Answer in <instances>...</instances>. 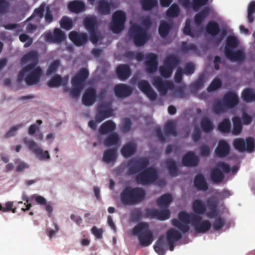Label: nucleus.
I'll return each instance as SVG.
<instances>
[{
  "label": "nucleus",
  "instance_id": "f257e3e1",
  "mask_svg": "<svg viewBox=\"0 0 255 255\" xmlns=\"http://www.w3.org/2000/svg\"><path fill=\"white\" fill-rule=\"evenodd\" d=\"M190 223L197 233H206L211 227V223L209 220H202V218L199 215L189 214L185 211L180 212L178 215V219H173L171 221L172 225L183 234L189 232Z\"/></svg>",
  "mask_w": 255,
  "mask_h": 255
},
{
  "label": "nucleus",
  "instance_id": "f03ea898",
  "mask_svg": "<svg viewBox=\"0 0 255 255\" xmlns=\"http://www.w3.org/2000/svg\"><path fill=\"white\" fill-rule=\"evenodd\" d=\"M146 193L141 187H125L120 194L121 202L125 205H134L142 202Z\"/></svg>",
  "mask_w": 255,
  "mask_h": 255
},
{
  "label": "nucleus",
  "instance_id": "7ed1b4c3",
  "mask_svg": "<svg viewBox=\"0 0 255 255\" xmlns=\"http://www.w3.org/2000/svg\"><path fill=\"white\" fill-rule=\"evenodd\" d=\"M207 205L210 211L206 212V207L204 202L200 199H196L192 203V210L196 214L199 215L206 214L210 219L214 218L218 215V202L214 198L207 200Z\"/></svg>",
  "mask_w": 255,
  "mask_h": 255
},
{
  "label": "nucleus",
  "instance_id": "20e7f679",
  "mask_svg": "<svg viewBox=\"0 0 255 255\" xmlns=\"http://www.w3.org/2000/svg\"><path fill=\"white\" fill-rule=\"evenodd\" d=\"M132 234L138 237V241L142 247H148L153 240V234L149 229L148 223L141 222L138 223L132 229Z\"/></svg>",
  "mask_w": 255,
  "mask_h": 255
},
{
  "label": "nucleus",
  "instance_id": "39448f33",
  "mask_svg": "<svg viewBox=\"0 0 255 255\" xmlns=\"http://www.w3.org/2000/svg\"><path fill=\"white\" fill-rule=\"evenodd\" d=\"M30 62L29 64L23 67L19 72L17 80L18 82H21L24 78V71H29L34 67H37L39 62V55L37 51L31 50L25 54L21 59V63L25 64L27 62Z\"/></svg>",
  "mask_w": 255,
  "mask_h": 255
},
{
  "label": "nucleus",
  "instance_id": "423d86ee",
  "mask_svg": "<svg viewBox=\"0 0 255 255\" xmlns=\"http://www.w3.org/2000/svg\"><path fill=\"white\" fill-rule=\"evenodd\" d=\"M128 34L137 46H143L149 39L147 29L137 24L131 25L128 30Z\"/></svg>",
  "mask_w": 255,
  "mask_h": 255
},
{
  "label": "nucleus",
  "instance_id": "0eeeda50",
  "mask_svg": "<svg viewBox=\"0 0 255 255\" xmlns=\"http://www.w3.org/2000/svg\"><path fill=\"white\" fill-rule=\"evenodd\" d=\"M230 171L229 164L224 161H219L216 163L215 167L211 170V180L214 183L220 184L224 181L225 174L229 173Z\"/></svg>",
  "mask_w": 255,
  "mask_h": 255
},
{
  "label": "nucleus",
  "instance_id": "6e6552de",
  "mask_svg": "<svg viewBox=\"0 0 255 255\" xmlns=\"http://www.w3.org/2000/svg\"><path fill=\"white\" fill-rule=\"evenodd\" d=\"M180 63L179 57L174 54L167 56L163 62V65L159 67V72L161 75L165 78H168L172 75L174 68Z\"/></svg>",
  "mask_w": 255,
  "mask_h": 255
},
{
  "label": "nucleus",
  "instance_id": "1a4fd4ad",
  "mask_svg": "<svg viewBox=\"0 0 255 255\" xmlns=\"http://www.w3.org/2000/svg\"><path fill=\"white\" fill-rule=\"evenodd\" d=\"M157 170L153 167L145 168L135 176V180L139 184L148 185L155 182L158 179Z\"/></svg>",
  "mask_w": 255,
  "mask_h": 255
},
{
  "label": "nucleus",
  "instance_id": "9d476101",
  "mask_svg": "<svg viewBox=\"0 0 255 255\" xmlns=\"http://www.w3.org/2000/svg\"><path fill=\"white\" fill-rule=\"evenodd\" d=\"M149 164V159L147 157H139L129 160L127 174L128 175H134L141 172Z\"/></svg>",
  "mask_w": 255,
  "mask_h": 255
},
{
  "label": "nucleus",
  "instance_id": "9b49d317",
  "mask_svg": "<svg viewBox=\"0 0 255 255\" xmlns=\"http://www.w3.org/2000/svg\"><path fill=\"white\" fill-rule=\"evenodd\" d=\"M126 20V15L123 11H116L113 14L110 24L111 30L115 33H120L124 29Z\"/></svg>",
  "mask_w": 255,
  "mask_h": 255
},
{
  "label": "nucleus",
  "instance_id": "f8f14e48",
  "mask_svg": "<svg viewBox=\"0 0 255 255\" xmlns=\"http://www.w3.org/2000/svg\"><path fill=\"white\" fill-rule=\"evenodd\" d=\"M27 75L24 78V81L28 86H33L37 84L42 75V70L40 66L34 67L29 71H25L24 74Z\"/></svg>",
  "mask_w": 255,
  "mask_h": 255
},
{
  "label": "nucleus",
  "instance_id": "ddd939ff",
  "mask_svg": "<svg viewBox=\"0 0 255 255\" xmlns=\"http://www.w3.org/2000/svg\"><path fill=\"white\" fill-rule=\"evenodd\" d=\"M23 142L27 145L29 150L37 156L39 160H42L50 158L48 151L47 150L43 151L42 149L38 146L34 140L26 137L23 138Z\"/></svg>",
  "mask_w": 255,
  "mask_h": 255
},
{
  "label": "nucleus",
  "instance_id": "4468645a",
  "mask_svg": "<svg viewBox=\"0 0 255 255\" xmlns=\"http://www.w3.org/2000/svg\"><path fill=\"white\" fill-rule=\"evenodd\" d=\"M113 110L111 108V104L109 103L100 104L97 109L95 116V120L97 123H101L105 119L111 117Z\"/></svg>",
  "mask_w": 255,
  "mask_h": 255
},
{
  "label": "nucleus",
  "instance_id": "2eb2a0df",
  "mask_svg": "<svg viewBox=\"0 0 255 255\" xmlns=\"http://www.w3.org/2000/svg\"><path fill=\"white\" fill-rule=\"evenodd\" d=\"M152 84L157 89L161 96H165L168 90L173 88V85L168 81H164L158 76L155 77L152 81Z\"/></svg>",
  "mask_w": 255,
  "mask_h": 255
},
{
  "label": "nucleus",
  "instance_id": "dca6fc26",
  "mask_svg": "<svg viewBox=\"0 0 255 255\" xmlns=\"http://www.w3.org/2000/svg\"><path fill=\"white\" fill-rule=\"evenodd\" d=\"M44 37L46 41L55 43H60L66 38L64 32L59 28H55L53 33L50 32H45Z\"/></svg>",
  "mask_w": 255,
  "mask_h": 255
},
{
  "label": "nucleus",
  "instance_id": "f3484780",
  "mask_svg": "<svg viewBox=\"0 0 255 255\" xmlns=\"http://www.w3.org/2000/svg\"><path fill=\"white\" fill-rule=\"evenodd\" d=\"M139 89L143 93L150 101H155L157 98V94L153 90L149 83L145 80H141L137 84Z\"/></svg>",
  "mask_w": 255,
  "mask_h": 255
},
{
  "label": "nucleus",
  "instance_id": "a211bd4d",
  "mask_svg": "<svg viewBox=\"0 0 255 255\" xmlns=\"http://www.w3.org/2000/svg\"><path fill=\"white\" fill-rule=\"evenodd\" d=\"M69 38L77 46H81L85 44L88 40V36L86 33L75 31H72L69 33Z\"/></svg>",
  "mask_w": 255,
  "mask_h": 255
},
{
  "label": "nucleus",
  "instance_id": "6ab92c4d",
  "mask_svg": "<svg viewBox=\"0 0 255 255\" xmlns=\"http://www.w3.org/2000/svg\"><path fill=\"white\" fill-rule=\"evenodd\" d=\"M223 103L227 109H232L239 103V97L237 94L232 91L226 93L223 98Z\"/></svg>",
  "mask_w": 255,
  "mask_h": 255
},
{
  "label": "nucleus",
  "instance_id": "aec40b11",
  "mask_svg": "<svg viewBox=\"0 0 255 255\" xmlns=\"http://www.w3.org/2000/svg\"><path fill=\"white\" fill-rule=\"evenodd\" d=\"M96 91L94 88L90 87L86 90L83 97L82 103L86 106L93 105L96 101Z\"/></svg>",
  "mask_w": 255,
  "mask_h": 255
},
{
  "label": "nucleus",
  "instance_id": "412c9836",
  "mask_svg": "<svg viewBox=\"0 0 255 255\" xmlns=\"http://www.w3.org/2000/svg\"><path fill=\"white\" fill-rule=\"evenodd\" d=\"M146 70L149 73L155 72L157 70V56L155 54L149 53L146 56Z\"/></svg>",
  "mask_w": 255,
  "mask_h": 255
},
{
  "label": "nucleus",
  "instance_id": "4be33fe9",
  "mask_svg": "<svg viewBox=\"0 0 255 255\" xmlns=\"http://www.w3.org/2000/svg\"><path fill=\"white\" fill-rule=\"evenodd\" d=\"M230 151L231 147L228 142L224 139H221L218 142L215 152L217 156L223 158L227 156Z\"/></svg>",
  "mask_w": 255,
  "mask_h": 255
},
{
  "label": "nucleus",
  "instance_id": "5701e85b",
  "mask_svg": "<svg viewBox=\"0 0 255 255\" xmlns=\"http://www.w3.org/2000/svg\"><path fill=\"white\" fill-rule=\"evenodd\" d=\"M114 92L116 96L120 98H127L132 93V88L125 84H119L114 87Z\"/></svg>",
  "mask_w": 255,
  "mask_h": 255
},
{
  "label": "nucleus",
  "instance_id": "b1692460",
  "mask_svg": "<svg viewBox=\"0 0 255 255\" xmlns=\"http://www.w3.org/2000/svg\"><path fill=\"white\" fill-rule=\"evenodd\" d=\"M89 75L88 70L85 68L80 69L77 73L72 77L71 83L84 86L85 81Z\"/></svg>",
  "mask_w": 255,
  "mask_h": 255
},
{
  "label": "nucleus",
  "instance_id": "393cba45",
  "mask_svg": "<svg viewBox=\"0 0 255 255\" xmlns=\"http://www.w3.org/2000/svg\"><path fill=\"white\" fill-rule=\"evenodd\" d=\"M199 159L193 151H188L182 157L183 165L187 167L196 166L199 163Z\"/></svg>",
  "mask_w": 255,
  "mask_h": 255
},
{
  "label": "nucleus",
  "instance_id": "a878e982",
  "mask_svg": "<svg viewBox=\"0 0 255 255\" xmlns=\"http://www.w3.org/2000/svg\"><path fill=\"white\" fill-rule=\"evenodd\" d=\"M116 73L119 79L124 81L127 80L130 77L131 71L128 65L121 64L117 67Z\"/></svg>",
  "mask_w": 255,
  "mask_h": 255
},
{
  "label": "nucleus",
  "instance_id": "bb28decb",
  "mask_svg": "<svg viewBox=\"0 0 255 255\" xmlns=\"http://www.w3.org/2000/svg\"><path fill=\"white\" fill-rule=\"evenodd\" d=\"M68 82V76L62 78L60 75L56 74L48 81L47 85L49 87H58L61 85L66 86Z\"/></svg>",
  "mask_w": 255,
  "mask_h": 255
},
{
  "label": "nucleus",
  "instance_id": "cd10ccee",
  "mask_svg": "<svg viewBox=\"0 0 255 255\" xmlns=\"http://www.w3.org/2000/svg\"><path fill=\"white\" fill-rule=\"evenodd\" d=\"M68 8L71 12L79 13L85 10L86 5L81 0H74L69 2Z\"/></svg>",
  "mask_w": 255,
  "mask_h": 255
},
{
  "label": "nucleus",
  "instance_id": "c85d7f7f",
  "mask_svg": "<svg viewBox=\"0 0 255 255\" xmlns=\"http://www.w3.org/2000/svg\"><path fill=\"white\" fill-rule=\"evenodd\" d=\"M117 149L112 148L106 149L103 153L102 160L106 163H114L117 158Z\"/></svg>",
  "mask_w": 255,
  "mask_h": 255
},
{
  "label": "nucleus",
  "instance_id": "c756f323",
  "mask_svg": "<svg viewBox=\"0 0 255 255\" xmlns=\"http://www.w3.org/2000/svg\"><path fill=\"white\" fill-rule=\"evenodd\" d=\"M113 3L106 0H100L98 3L97 9L102 15H108L111 13V8Z\"/></svg>",
  "mask_w": 255,
  "mask_h": 255
},
{
  "label": "nucleus",
  "instance_id": "7c9ffc66",
  "mask_svg": "<svg viewBox=\"0 0 255 255\" xmlns=\"http://www.w3.org/2000/svg\"><path fill=\"white\" fill-rule=\"evenodd\" d=\"M226 57L231 61H243L245 59V56L243 52L238 50L236 51L232 50H227L224 52Z\"/></svg>",
  "mask_w": 255,
  "mask_h": 255
},
{
  "label": "nucleus",
  "instance_id": "2f4dec72",
  "mask_svg": "<svg viewBox=\"0 0 255 255\" xmlns=\"http://www.w3.org/2000/svg\"><path fill=\"white\" fill-rule=\"evenodd\" d=\"M211 9L209 7H206L195 14L194 22L197 26H200L205 19L209 15Z\"/></svg>",
  "mask_w": 255,
  "mask_h": 255
},
{
  "label": "nucleus",
  "instance_id": "473e14b6",
  "mask_svg": "<svg viewBox=\"0 0 255 255\" xmlns=\"http://www.w3.org/2000/svg\"><path fill=\"white\" fill-rule=\"evenodd\" d=\"M195 187L199 190L206 191L208 188V185L207 183L205 177L201 174H197L194 180Z\"/></svg>",
  "mask_w": 255,
  "mask_h": 255
},
{
  "label": "nucleus",
  "instance_id": "72a5a7b5",
  "mask_svg": "<svg viewBox=\"0 0 255 255\" xmlns=\"http://www.w3.org/2000/svg\"><path fill=\"white\" fill-rule=\"evenodd\" d=\"M116 127L115 123L111 120L103 123L99 128V132L101 134H105L114 131Z\"/></svg>",
  "mask_w": 255,
  "mask_h": 255
},
{
  "label": "nucleus",
  "instance_id": "f704fd0d",
  "mask_svg": "<svg viewBox=\"0 0 255 255\" xmlns=\"http://www.w3.org/2000/svg\"><path fill=\"white\" fill-rule=\"evenodd\" d=\"M206 32L211 36H215L221 31L219 24L216 21H209L206 26Z\"/></svg>",
  "mask_w": 255,
  "mask_h": 255
},
{
  "label": "nucleus",
  "instance_id": "c9c22d12",
  "mask_svg": "<svg viewBox=\"0 0 255 255\" xmlns=\"http://www.w3.org/2000/svg\"><path fill=\"white\" fill-rule=\"evenodd\" d=\"M136 149V145L134 143L128 142L123 146L121 152L124 157H128L134 154Z\"/></svg>",
  "mask_w": 255,
  "mask_h": 255
},
{
  "label": "nucleus",
  "instance_id": "e433bc0d",
  "mask_svg": "<svg viewBox=\"0 0 255 255\" xmlns=\"http://www.w3.org/2000/svg\"><path fill=\"white\" fill-rule=\"evenodd\" d=\"M172 201V198L170 194H165L156 200V203L160 208H167Z\"/></svg>",
  "mask_w": 255,
  "mask_h": 255
},
{
  "label": "nucleus",
  "instance_id": "4c0bfd02",
  "mask_svg": "<svg viewBox=\"0 0 255 255\" xmlns=\"http://www.w3.org/2000/svg\"><path fill=\"white\" fill-rule=\"evenodd\" d=\"M120 141V138L116 132L109 135L104 140V144L106 147L118 145Z\"/></svg>",
  "mask_w": 255,
  "mask_h": 255
},
{
  "label": "nucleus",
  "instance_id": "58836bf2",
  "mask_svg": "<svg viewBox=\"0 0 255 255\" xmlns=\"http://www.w3.org/2000/svg\"><path fill=\"white\" fill-rule=\"evenodd\" d=\"M182 238V235L179 231L174 229H170L166 232L167 242H176Z\"/></svg>",
  "mask_w": 255,
  "mask_h": 255
},
{
  "label": "nucleus",
  "instance_id": "ea45409f",
  "mask_svg": "<svg viewBox=\"0 0 255 255\" xmlns=\"http://www.w3.org/2000/svg\"><path fill=\"white\" fill-rule=\"evenodd\" d=\"M83 24L88 31L97 29L98 23L95 17H86L83 20Z\"/></svg>",
  "mask_w": 255,
  "mask_h": 255
},
{
  "label": "nucleus",
  "instance_id": "a19ab883",
  "mask_svg": "<svg viewBox=\"0 0 255 255\" xmlns=\"http://www.w3.org/2000/svg\"><path fill=\"white\" fill-rule=\"evenodd\" d=\"M200 126L203 131L205 133H210L214 129V125L211 120L207 118H203L200 122Z\"/></svg>",
  "mask_w": 255,
  "mask_h": 255
},
{
  "label": "nucleus",
  "instance_id": "79ce46f5",
  "mask_svg": "<svg viewBox=\"0 0 255 255\" xmlns=\"http://www.w3.org/2000/svg\"><path fill=\"white\" fill-rule=\"evenodd\" d=\"M233 128L232 133L234 135H239L242 131L243 127L241 119L238 116H234L232 118Z\"/></svg>",
  "mask_w": 255,
  "mask_h": 255
},
{
  "label": "nucleus",
  "instance_id": "37998d69",
  "mask_svg": "<svg viewBox=\"0 0 255 255\" xmlns=\"http://www.w3.org/2000/svg\"><path fill=\"white\" fill-rule=\"evenodd\" d=\"M166 244L164 239L160 237L155 243L154 246V249L158 255H164L165 253Z\"/></svg>",
  "mask_w": 255,
  "mask_h": 255
},
{
  "label": "nucleus",
  "instance_id": "c03bdc74",
  "mask_svg": "<svg viewBox=\"0 0 255 255\" xmlns=\"http://www.w3.org/2000/svg\"><path fill=\"white\" fill-rule=\"evenodd\" d=\"M238 44V40L236 36L233 35L228 36L226 39L224 52H227V50H232L233 49L236 48Z\"/></svg>",
  "mask_w": 255,
  "mask_h": 255
},
{
  "label": "nucleus",
  "instance_id": "a18cd8bd",
  "mask_svg": "<svg viewBox=\"0 0 255 255\" xmlns=\"http://www.w3.org/2000/svg\"><path fill=\"white\" fill-rule=\"evenodd\" d=\"M242 98L247 103L255 101V93L251 88L245 89L242 93Z\"/></svg>",
  "mask_w": 255,
  "mask_h": 255
},
{
  "label": "nucleus",
  "instance_id": "49530a36",
  "mask_svg": "<svg viewBox=\"0 0 255 255\" xmlns=\"http://www.w3.org/2000/svg\"><path fill=\"white\" fill-rule=\"evenodd\" d=\"M218 129L222 133H229L231 129V123L230 120L225 118L218 125Z\"/></svg>",
  "mask_w": 255,
  "mask_h": 255
},
{
  "label": "nucleus",
  "instance_id": "de8ad7c7",
  "mask_svg": "<svg viewBox=\"0 0 255 255\" xmlns=\"http://www.w3.org/2000/svg\"><path fill=\"white\" fill-rule=\"evenodd\" d=\"M165 164L170 176L175 177L177 175L178 170L176 162L171 159H168L165 161Z\"/></svg>",
  "mask_w": 255,
  "mask_h": 255
},
{
  "label": "nucleus",
  "instance_id": "09e8293b",
  "mask_svg": "<svg viewBox=\"0 0 255 255\" xmlns=\"http://www.w3.org/2000/svg\"><path fill=\"white\" fill-rule=\"evenodd\" d=\"M180 12V9L177 3H173L166 11V15L169 18L177 17Z\"/></svg>",
  "mask_w": 255,
  "mask_h": 255
},
{
  "label": "nucleus",
  "instance_id": "8fccbe9b",
  "mask_svg": "<svg viewBox=\"0 0 255 255\" xmlns=\"http://www.w3.org/2000/svg\"><path fill=\"white\" fill-rule=\"evenodd\" d=\"M140 3L143 10L149 11L158 4L157 0H140Z\"/></svg>",
  "mask_w": 255,
  "mask_h": 255
},
{
  "label": "nucleus",
  "instance_id": "3c124183",
  "mask_svg": "<svg viewBox=\"0 0 255 255\" xmlns=\"http://www.w3.org/2000/svg\"><path fill=\"white\" fill-rule=\"evenodd\" d=\"M170 28L171 26L167 22L161 21L158 28L160 35L162 37H166L169 32Z\"/></svg>",
  "mask_w": 255,
  "mask_h": 255
},
{
  "label": "nucleus",
  "instance_id": "603ef678",
  "mask_svg": "<svg viewBox=\"0 0 255 255\" xmlns=\"http://www.w3.org/2000/svg\"><path fill=\"white\" fill-rule=\"evenodd\" d=\"M212 109L214 113L218 115L225 113L227 108L225 106L223 101L222 102L220 101H216L214 103Z\"/></svg>",
  "mask_w": 255,
  "mask_h": 255
},
{
  "label": "nucleus",
  "instance_id": "864d4df0",
  "mask_svg": "<svg viewBox=\"0 0 255 255\" xmlns=\"http://www.w3.org/2000/svg\"><path fill=\"white\" fill-rule=\"evenodd\" d=\"M60 25L62 28L66 30H69L73 27V21L69 17L64 16L60 21Z\"/></svg>",
  "mask_w": 255,
  "mask_h": 255
},
{
  "label": "nucleus",
  "instance_id": "5fc2aeb1",
  "mask_svg": "<svg viewBox=\"0 0 255 255\" xmlns=\"http://www.w3.org/2000/svg\"><path fill=\"white\" fill-rule=\"evenodd\" d=\"M165 132L167 134L177 135L175 124L171 121L167 122L164 126Z\"/></svg>",
  "mask_w": 255,
  "mask_h": 255
},
{
  "label": "nucleus",
  "instance_id": "6e6d98bb",
  "mask_svg": "<svg viewBox=\"0 0 255 255\" xmlns=\"http://www.w3.org/2000/svg\"><path fill=\"white\" fill-rule=\"evenodd\" d=\"M233 145L234 147L240 152L246 150V142L243 138H238L234 140Z\"/></svg>",
  "mask_w": 255,
  "mask_h": 255
},
{
  "label": "nucleus",
  "instance_id": "4d7b16f0",
  "mask_svg": "<svg viewBox=\"0 0 255 255\" xmlns=\"http://www.w3.org/2000/svg\"><path fill=\"white\" fill-rule=\"evenodd\" d=\"M215 217V219L213 224V227L215 231H219L225 225L226 221L224 218L221 217Z\"/></svg>",
  "mask_w": 255,
  "mask_h": 255
},
{
  "label": "nucleus",
  "instance_id": "13d9d810",
  "mask_svg": "<svg viewBox=\"0 0 255 255\" xmlns=\"http://www.w3.org/2000/svg\"><path fill=\"white\" fill-rule=\"evenodd\" d=\"M255 12V1L251 2L248 7V19L250 23L254 21V14Z\"/></svg>",
  "mask_w": 255,
  "mask_h": 255
},
{
  "label": "nucleus",
  "instance_id": "bf43d9fd",
  "mask_svg": "<svg viewBox=\"0 0 255 255\" xmlns=\"http://www.w3.org/2000/svg\"><path fill=\"white\" fill-rule=\"evenodd\" d=\"M222 85V82L219 79H214L207 88V91L209 92L214 91L220 88Z\"/></svg>",
  "mask_w": 255,
  "mask_h": 255
},
{
  "label": "nucleus",
  "instance_id": "052dcab7",
  "mask_svg": "<svg viewBox=\"0 0 255 255\" xmlns=\"http://www.w3.org/2000/svg\"><path fill=\"white\" fill-rule=\"evenodd\" d=\"M205 82V76L204 74H201L199 76L198 79L195 81L192 85L193 89L198 90L202 88Z\"/></svg>",
  "mask_w": 255,
  "mask_h": 255
},
{
  "label": "nucleus",
  "instance_id": "680f3d73",
  "mask_svg": "<svg viewBox=\"0 0 255 255\" xmlns=\"http://www.w3.org/2000/svg\"><path fill=\"white\" fill-rule=\"evenodd\" d=\"M246 150L248 152L251 153L254 150L255 147V140L252 137H248L246 139Z\"/></svg>",
  "mask_w": 255,
  "mask_h": 255
},
{
  "label": "nucleus",
  "instance_id": "e2e57ef3",
  "mask_svg": "<svg viewBox=\"0 0 255 255\" xmlns=\"http://www.w3.org/2000/svg\"><path fill=\"white\" fill-rule=\"evenodd\" d=\"M60 62L59 60H55L52 63H51L49 66L46 71V74L47 75H51L56 72L59 66H60Z\"/></svg>",
  "mask_w": 255,
  "mask_h": 255
},
{
  "label": "nucleus",
  "instance_id": "0e129e2a",
  "mask_svg": "<svg viewBox=\"0 0 255 255\" xmlns=\"http://www.w3.org/2000/svg\"><path fill=\"white\" fill-rule=\"evenodd\" d=\"M72 85L73 89L71 91L70 95L73 98H78L80 96L81 91L84 86L74 84H72Z\"/></svg>",
  "mask_w": 255,
  "mask_h": 255
},
{
  "label": "nucleus",
  "instance_id": "69168bd1",
  "mask_svg": "<svg viewBox=\"0 0 255 255\" xmlns=\"http://www.w3.org/2000/svg\"><path fill=\"white\" fill-rule=\"evenodd\" d=\"M19 38L21 42H25L24 44V47L25 48L29 47L33 42V38L24 33L21 34Z\"/></svg>",
  "mask_w": 255,
  "mask_h": 255
},
{
  "label": "nucleus",
  "instance_id": "338daca9",
  "mask_svg": "<svg viewBox=\"0 0 255 255\" xmlns=\"http://www.w3.org/2000/svg\"><path fill=\"white\" fill-rule=\"evenodd\" d=\"M181 50L183 52H188L189 51H196L197 46L194 44H187L186 42H182L181 46Z\"/></svg>",
  "mask_w": 255,
  "mask_h": 255
},
{
  "label": "nucleus",
  "instance_id": "774afa93",
  "mask_svg": "<svg viewBox=\"0 0 255 255\" xmlns=\"http://www.w3.org/2000/svg\"><path fill=\"white\" fill-rule=\"evenodd\" d=\"M170 216V212L168 209H165L161 211L158 210L157 219L161 221L168 219Z\"/></svg>",
  "mask_w": 255,
  "mask_h": 255
}]
</instances>
